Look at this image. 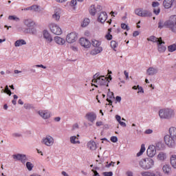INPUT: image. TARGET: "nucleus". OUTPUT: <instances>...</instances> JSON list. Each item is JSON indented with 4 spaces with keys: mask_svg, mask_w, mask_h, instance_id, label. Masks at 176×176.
I'll return each mask as SVG.
<instances>
[{
    "mask_svg": "<svg viewBox=\"0 0 176 176\" xmlns=\"http://www.w3.org/2000/svg\"><path fill=\"white\" fill-rule=\"evenodd\" d=\"M168 28L170 31L176 34V15H172L164 23L160 20L158 23V28Z\"/></svg>",
    "mask_w": 176,
    "mask_h": 176,
    "instance_id": "1",
    "label": "nucleus"
},
{
    "mask_svg": "<svg viewBox=\"0 0 176 176\" xmlns=\"http://www.w3.org/2000/svg\"><path fill=\"white\" fill-rule=\"evenodd\" d=\"M164 141L168 148H175L176 145V128L171 126L169 129V135L164 137Z\"/></svg>",
    "mask_w": 176,
    "mask_h": 176,
    "instance_id": "2",
    "label": "nucleus"
},
{
    "mask_svg": "<svg viewBox=\"0 0 176 176\" xmlns=\"http://www.w3.org/2000/svg\"><path fill=\"white\" fill-rule=\"evenodd\" d=\"M159 116L160 119H166L169 120L175 115L174 110L173 109L166 108V109H162L159 111Z\"/></svg>",
    "mask_w": 176,
    "mask_h": 176,
    "instance_id": "3",
    "label": "nucleus"
},
{
    "mask_svg": "<svg viewBox=\"0 0 176 176\" xmlns=\"http://www.w3.org/2000/svg\"><path fill=\"white\" fill-rule=\"evenodd\" d=\"M139 166L143 170H151L155 166V161L152 158H144L139 162Z\"/></svg>",
    "mask_w": 176,
    "mask_h": 176,
    "instance_id": "4",
    "label": "nucleus"
},
{
    "mask_svg": "<svg viewBox=\"0 0 176 176\" xmlns=\"http://www.w3.org/2000/svg\"><path fill=\"white\" fill-rule=\"evenodd\" d=\"M93 80L92 82H94V83H98V85H100V86H107L108 87V86H109L108 85V79L107 78V77L102 76H100V74H98V73L96 74L94 76H93Z\"/></svg>",
    "mask_w": 176,
    "mask_h": 176,
    "instance_id": "5",
    "label": "nucleus"
},
{
    "mask_svg": "<svg viewBox=\"0 0 176 176\" xmlns=\"http://www.w3.org/2000/svg\"><path fill=\"white\" fill-rule=\"evenodd\" d=\"M49 27L51 32L54 34V35H61V34H63V30H61V28L58 27L57 24L51 23Z\"/></svg>",
    "mask_w": 176,
    "mask_h": 176,
    "instance_id": "6",
    "label": "nucleus"
},
{
    "mask_svg": "<svg viewBox=\"0 0 176 176\" xmlns=\"http://www.w3.org/2000/svg\"><path fill=\"white\" fill-rule=\"evenodd\" d=\"M41 144L46 145V146H52L54 144V139L50 135H47L45 138H43Z\"/></svg>",
    "mask_w": 176,
    "mask_h": 176,
    "instance_id": "7",
    "label": "nucleus"
},
{
    "mask_svg": "<svg viewBox=\"0 0 176 176\" xmlns=\"http://www.w3.org/2000/svg\"><path fill=\"white\" fill-rule=\"evenodd\" d=\"M78 40V35L75 32H71L66 36V42L67 43H74Z\"/></svg>",
    "mask_w": 176,
    "mask_h": 176,
    "instance_id": "8",
    "label": "nucleus"
},
{
    "mask_svg": "<svg viewBox=\"0 0 176 176\" xmlns=\"http://www.w3.org/2000/svg\"><path fill=\"white\" fill-rule=\"evenodd\" d=\"M13 159H14V160H19L20 162H21V163H23V164H25V162H27V156L24 154H16V155H12Z\"/></svg>",
    "mask_w": 176,
    "mask_h": 176,
    "instance_id": "9",
    "label": "nucleus"
},
{
    "mask_svg": "<svg viewBox=\"0 0 176 176\" xmlns=\"http://www.w3.org/2000/svg\"><path fill=\"white\" fill-rule=\"evenodd\" d=\"M38 113L42 119H44L46 120V119H50V112L47 110H40L38 111Z\"/></svg>",
    "mask_w": 176,
    "mask_h": 176,
    "instance_id": "10",
    "label": "nucleus"
},
{
    "mask_svg": "<svg viewBox=\"0 0 176 176\" xmlns=\"http://www.w3.org/2000/svg\"><path fill=\"white\" fill-rule=\"evenodd\" d=\"M85 119L91 122V123H94V120L97 119V115L94 112H89L85 115Z\"/></svg>",
    "mask_w": 176,
    "mask_h": 176,
    "instance_id": "11",
    "label": "nucleus"
},
{
    "mask_svg": "<svg viewBox=\"0 0 176 176\" xmlns=\"http://www.w3.org/2000/svg\"><path fill=\"white\" fill-rule=\"evenodd\" d=\"M157 43V49H158V52L160 53H164V52H166V50L167 49L166 47V46H164V41H163V40L162 39V38L160 37V41H158Z\"/></svg>",
    "mask_w": 176,
    "mask_h": 176,
    "instance_id": "12",
    "label": "nucleus"
},
{
    "mask_svg": "<svg viewBox=\"0 0 176 176\" xmlns=\"http://www.w3.org/2000/svg\"><path fill=\"white\" fill-rule=\"evenodd\" d=\"M79 42L83 47H85V49H89V47L91 46V43L85 38H80Z\"/></svg>",
    "mask_w": 176,
    "mask_h": 176,
    "instance_id": "13",
    "label": "nucleus"
},
{
    "mask_svg": "<svg viewBox=\"0 0 176 176\" xmlns=\"http://www.w3.org/2000/svg\"><path fill=\"white\" fill-rule=\"evenodd\" d=\"M146 153L148 157H153L156 155V147L155 146H148Z\"/></svg>",
    "mask_w": 176,
    "mask_h": 176,
    "instance_id": "14",
    "label": "nucleus"
},
{
    "mask_svg": "<svg viewBox=\"0 0 176 176\" xmlns=\"http://www.w3.org/2000/svg\"><path fill=\"white\" fill-rule=\"evenodd\" d=\"M43 35L44 39L46 40V42L47 43H52V42H53V38L52 37V35H50L47 30H44L43 32Z\"/></svg>",
    "mask_w": 176,
    "mask_h": 176,
    "instance_id": "15",
    "label": "nucleus"
},
{
    "mask_svg": "<svg viewBox=\"0 0 176 176\" xmlns=\"http://www.w3.org/2000/svg\"><path fill=\"white\" fill-rule=\"evenodd\" d=\"M159 72V69L157 67H151L146 70V74L148 76H153Z\"/></svg>",
    "mask_w": 176,
    "mask_h": 176,
    "instance_id": "16",
    "label": "nucleus"
},
{
    "mask_svg": "<svg viewBox=\"0 0 176 176\" xmlns=\"http://www.w3.org/2000/svg\"><path fill=\"white\" fill-rule=\"evenodd\" d=\"M23 23L28 28H31L35 25V21L31 19H25L23 20Z\"/></svg>",
    "mask_w": 176,
    "mask_h": 176,
    "instance_id": "17",
    "label": "nucleus"
},
{
    "mask_svg": "<svg viewBox=\"0 0 176 176\" xmlns=\"http://www.w3.org/2000/svg\"><path fill=\"white\" fill-rule=\"evenodd\" d=\"M108 19V14H107L106 12H102L98 16V21L102 23H105L107 19Z\"/></svg>",
    "mask_w": 176,
    "mask_h": 176,
    "instance_id": "18",
    "label": "nucleus"
},
{
    "mask_svg": "<svg viewBox=\"0 0 176 176\" xmlns=\"http://www.w3.org/2000/svg\"><path fill=\"white\" fill-rule=\"evenodd\" d=\"M175 0H164L163 6L165 9H170Z\"/></svg>",
    "mask_w": 176,
    "mask_h": 176,
    "instance_id": "19",
    "label": "nucleus"
},
{
    "mask_svg": "<svg viewBox=\"0 0 176 176\" xmlns=\"http://www.w3.org/2000/svg\"><path fill=\"white\" fill-rule=\"evenodd\" d=\"M61 15V9L56 8L54 11V14L52 15V18L54 20H56V21H58L60 20V17Z\"/></svg>",
    "mask_w": 176,
    "mask_h": 176,
    "instance_id": "20",
    "label": "nucleus"
},
{
    "mask_svg": "<svg viewBox=\"0 0 176 176\" xmlns=\"http://www.w3.org/2000/svg\"><path fill=\"white\" fill-rule=\"evenodd\" d=\"M87 146L90 151H96V149H97V144L94 141H89L87 144Z\"/></svg>",
    "mask_w": 176,
    "mask_h": 176,
    "instance_id": "21",
    "label": "nucleus"
},
{
    "mask_svg": "<svg viewBox=\"0 0 176 176\" xmlns=\"http://www.w3.org/2000/svg\"><path fill=\"white\" fill-rule=\"evenodd\" d=\"M54 42H56V43H57V45H60L61 46H63V45H65V39L57 36L54 37Z\"/></svg>",
    "mask_w": 176,
    "mask_h": 176,
    "instance_id": "22",
    "label": "nucleus"
},
{
    "mask_svg": "<svg viewBox=\"0 0 176 176\" xmlns=\"http://www.w3.org/2000/svg\"><path fill=\"white\" fill-rule=\"evenodd\" d=\"M115 96H113V92L109 91L107 93V101L109 102V105H112V100H114Z\"/></svg>",
    "mask_w": 176,
    "mask_h": 176,
    "instance_id": "23",
    "label": "nucleus"
},
{
    "mask_svg": "<svg viewBox=\"0 0 176 176\" xmlns=\"http://www.w3.org/2000/svg\"><path fill=\"white\" fill-rule=\"evenodd\" d=\"M157 160H160V162H164V160L167 159V155L163 152H161L157 155Z\"/></svg>",
    "mask_w": 176,
    "mask_h": 176,
    "instance_id": "24",
    "label": "nucleus"
},
{
    "mask_svg": "<svg viewBox=\"0 0 176 176\" xmlns=\"http://www.w3.org/2000/svg\"><path fill=\"white\" fill-rule=\"evenodd\" d=\"M100 52H102V47H95V49L91 50V54L92 56H96V54H100Z\"/></svg>",
    "mask_w": 176,
    "mask_h": 176,
    "instance_id": "25",
    "label": "nucleus"
},
{
    "mask_svg": "<svg viewBox=\"0 0 176 176\" xmlns=\"http://www.w3.org/2000/svg\"><path fill=\"white\" fill-rule=\"evenodd\" d=\"M23 45H27V42H25L24 39L17 40L14 43L15 47H20V46H23Z\"/></svg>",
    "mask_w": 176,
    "mask_h": 176,
    "instance_id": "26",
    "label": "nucleus"
},
{
    "mask_svg": "<svg viewBox=\"0 0 176 176\" xmlns=\"http://www.w3.org/2000/svg\"><path fill=\"white\" fill-rule=\"evenodd\" d=\"M170 162L172 167L176 168V155H173L170 156Z\"/></svg>",
    "mask_w": 176,
    "mask_h": 176,
    "instance_id": "27",
    "label": "nucleus"
},
{
    "mask_svg": "<svg viewBox=\"0 0 176 176\" xmlns=\"http://www.w3.org/2000/svg\"><path fill=\"white\" fill-rule=\"evenodd\" d=\"M79 135H77V136H71L70 137V142L71 144H80V141L78 140L79 138Z\"/></svg>",
    "mask_w": 176,
    "mask_h": 176,
    "instance_id": "28",
    "label": "nucleus"
},
{
    "mask_svg": "<svg viewBox=\"0 0 176 176\" xmlns=\"http://www.w3.org/2000/svg\"><path fill=\"white\" fill-rule=\"evenodd\" d=\"M147 41H148L150 42H154L155 43H158L159 41H160V38H157L155 36H151L147 38Z\"/></svg>",
    "mask_w": 176,
    "mask_h": 176,
    "instance_id": "29",
    "label": "nucleus"
},
{
    "mask_svg": "<svg viewBox=\"0 0 176 176\" xmlns=\"http://www.w3.org/2000/svg\"><path fill=\"white\" fill-rule=\"evenodd\" d=\"M142 17H152V12L148 10H142Z\"/></svg>",
    "mask_w": 176,
    "mask_h": 176,
    "instance_id": "30",
    "label": "nucleus"
},
{
    "mask_svg": "<svg viewBox=\"0 0 176 176\" xmlns=\"http://www.w3.org/2000/svg\"><path fill=\"white\" fill-rule=\"evenodd\" d=\"M89 13L91 16H96V13H97V10L96 9L95 5H91L89 8Z\"/></svg>",
    "mask_w": 176,
    "mask_h": 176,
    "instance_id": "31",
    "label": "nucleus"
},
{
    "mask_svg": "<svg viewBox=\"0 0 176 176\" xmlns=\"http://www.w3.org/2000/svg\"><path fill=\"white\" fill-rule=\"evenodd\" d=\"M162 170L165 174H170L171 173V168L168 165H164Z\"/></svg>",
    "mask_w": 176,
    "mask_h": 176,
    "instance_id": "32",
    "label": "nucleus"
},
{
    "mask_svg": "<svg viewBox=\"0 0 176 176\" xmlns=\"http://www.w3.org/2000/svg\"><path fill=\"white\" fill-rule=\"evenodd\" d=\"M8 20H11L12 21H16V23H19L20 21V18L17 17L16 15H10L8 16Z\"/></svg>",
    "mask_w": 176,
    "mask_h": 176,
    "instance_id": "33",
    "label": "nucleus"
},
{
    "mask_svg": "<svg viewBox=\"0 0 176 176\" xmlns=\"http://www.w3.org/2000/svg\"><path fill=\"white\" fill-rule=\"evenodd\" d=\"M168 50L170 53H173V52H175V50H176V43L168 46Z\"/></svg>",
    "mask_w": 176,
    "mask_h": 176,
    "instance_id": "34",
    "label": "nucleus"
},
{
    "mask_svg": "<svg viewBox=\"0 0 176 176\" xmlns=\"http://www.w3.org/2000/svg\"><path fill=\"white\" fill-rule=\"evenodd\" d=\"M1 93H6V94H8V96H12V91L9 89V87L8 85H6L5 89L1 91Z\"/></svg>",
    "mask_w": 176,
    "mask_h": 176,
    "instance_id": "35",
    "label": "nucleus"
},
{
    "mask_svg": "<svg viewBox=\"0 0 176 176\" xmlns=\"http://www.w3.org/2000/svg\"><path fill=\"white\" fill-rule=\"evenodd\" d=\"M91 45L94 46V47H100V45H101V43L100 41L94 39L91 41Z\"/></svg>",
    "mask_w": 176,
    "mask_h": 176,
    "instance_id": "36",
    "label": "nucleus"
},
{
    "mask_svg": "<svg viewBox=\"0 0 176 176\" xmlns=\"http://www.w3.org/2000/svg\"><path fill=\"white\" fill-rule=\"evenodd\" d=\"M144 152H145V144H142L140 152L137 153L138 157L141 156Z\"/></svg>",
    "mask_w": 176,
    "mask_h": 176,
    "instance_id": "37",
    "label": "nucleus"
},
{
    "mask_svg": "<svg viewBox=\"0 0 176 176\" xmlns=\"http://www.w3.org/2000/svg\"><path fill=\"white\" fill-rule=\"evenodd\" d=\"M111 47L113 49L114 52H116V47H118V43L116 41H111Z\"/></svg>",
    "mask_w": 176,
    "mask_h": 176,
    "instance_id": "38",
    "label": "nucleus"
},
{
    "mask_svg": "<svg viewBox=\"0 0 176 176\" xmlns=\"http://www.w3.org/2000/svg\"><path fill=\"white\" fill-rule=\"evenodd\" d=\"M26 167L28 171H32V168H34V164L30 162H26Z\"/></svg>",
    "mask_w": 176,
    "mask_h": 176,
    "instance_id": "39",
    "label": "nucleus"
},
{
    "mask_svg": "<svg viewBox=\"0 0 176 176\" xmlns=\"http://www.w3.org/2000/svg\"><path fill=\"white\" fill-rule=\"evenodd\" d=\"M135 13L137 14V16H140V17H142V9L138 8L135 10Z\"/></svg>",
    "mask_w": 176,
    "mask_h": 176,
    "instance_id": "40",
    "label": "nucleus"
},
{
    "mask_svg": "<svg viewBox=\"0 0 176 176\" xmlns=\"http://www.w3.org/2000/svg\"><path fill=\"white\" fill-rule=\"evenodd\" d=\"M30 10H34V12H39V7L38 5H33L30 6Z\"/></svg>",
    "mask_w": 176,
    "mask_h": 176,
    "instance_id": "41",
    "label": "nucleus"
},
{
    "mask_svg": "<svg viewBox=\"0 0 176 176\" xmlns=\"http://www.w3.org/2000/svg\"><path fill=\"white\" fill-rule=\"evenodd\" d=\"M23 107L25 108V109H32V108H34V106L30 103H25Z\"/></svg>",
    "mask_w": 176,
    "mask_h": 176,
    "instance_id": "42",
    "label": "nucleus"
},
{
    "mask_svg": "<svg viewBox=\"0 0 176 176\" xmlns=\"http://www.w3.org/2000/svg\"><path fill=\"white\" fill-rule=\"evenodd\" d=\"M12 137H14L15 138H20L23 137V134H21V133H12Z\"/></svg>",
    "mask_w": 176,
    "mask_h": 176,
    "instance_id": "43",
    "label": "nucleus"
},
{
    "mask_svg": "<svg viewBox=\"0 0 176 176\" xmlns=\"http://www.w3.org/2000/svg\"><path fill=\"white\" fill-rule=\"evenodd\" d=\"M153 12L154 14L158 16V14L160 13V8H153Z\"/></svg>",
    "mask_w": 176,
    "mask_h": 176,
    "instance_id": "44",
    "label": "nucleus"
},
{
    "mask_svg": "<svg viewBox=\"0 0 176 176\" xmlns=\"http://www.w3.org/2000/svg\"><path fill=\"white\" fill-rule=\"evenodd\" d=\"M121 28H122V30H126V31L130 30V28H129V25H126L125 23L121 24Z\"/></svg>",
    "mask_w": 176,
    "mask_h": 176,
    "instance_id": "45",
    "label": "nucleus"
},
{
    "mask_svg": "<svg viewBox=\"0 0 176 176\" xmlns=\"http://www.w3.org/2000/svg\"><path fill=\"white\" fill-rule=\"evenodd\" d=\"M30 34L32 35H36V29L35 28H30Z\"/></svg>",
    "mask_w": 176,
    "mask_h": 176,
    "instance_id": "46",
    "label": "nucleus"
},
{
    "mask_svg": "<svg viewBox=\"0 0 176 176\" xmlns=\"http://www.w3.org/2000/svg\"><path fill=\"white\" fill-rule=\"evenodd\" d=\"M160 5V3H159V2L157 1H153L152 3V6L154 8H159V6Z\"/></svg>",
    "mask_w": 176,
    "mask_h": 176,
    "instance_id": "47",
    "label": "nucleus"
},
{
    "mask_svg": "<svg viewBox=\"0 0 176 176\" xmlns=\"http://www.w3.org/2000/svg\"><path fill=\"white\" fill-rule=\"evenodd\" d=\"M102 175L104 176H113V173H112L111 171H110V172H104L102 173Z\"/></svg>",
    "mask_w": 176,
    "mask_h": 176,
    "instance_id": "48",
    "label": "nucleus"
},
{
    "mask_svg": "<svg viewBox=\"0 0 176 176\" xmlns=\"http://www.w3.org/2000/svg\"><path fill=\"white\" fill-rule=\"evenodd\" d=\"M89 23H90V19H86L84 20L82 25H84V27H86V25H89Z\"/></svg>",
    "mask_w": 176,
    "mask_h": 176,
    "instance_id": "49",
    "label": "nucleus"
},
{
    "mask_svg": "<svg viewBox=\"0 0 176 176\" xmlns=\"http://www.w3.org/2000/svg\"><path fill=\"white\" fill-rule=\"evenodd\" d=\"M77 3H77L76 0H72L70 1V6H72V7L76 6Z\"/></svg>",
    "mask_w": 176,
    "mask_h": 176,
    "instance_id": "50",
    "label": "nucleus"
},
{
    "mask_svg": "<svg viewBox=\"0 0 176 176\" xmlns=\"http://www.w3.org/2000/svg\"><path fill=\"white\" fill-rule=\"evenodd\" d=\"M105 38L107 39V41H111L112 39V35L111 33L108 32V34L105 36Z\"/></svg>",
    "mask_w": 176,
    "mask_h": 176,
    "instance_id": "51",
    "label": "nucleus"
},
{
    "mask_svg": "<svg viewBox=\"0 0 176 176\" xmlns=\"http://www.w3.org/2000/svg\"><path fill=\"white\" fill-rule=\"evenodd\" d=\"M110 140L111 142H118V137L116 136H112Z\"/></svg>",
    "mask_w": 176,
    "mask_h": 176,
    "instance_id": "52",
    "label": "nucleus"
},
{
    "mask_svg": "<svg viewBox=\"0 0 176 176\" xmlns=\"http://www.w3.org/2000/svg\"><path fill=\"white\" fill-rule=\"evenodd\" d=\"M34 67H35L36 68H43V69H46V66L43 65H36Z\"/></svg>",
    "mask_w": 176,
    "mask_h": 176,
    "instance_id": "53",
    "label": "nucleus"
},
{
    "mask_svg": "<svg viewBox=\"0 0 176 176\" xmlns=\"http://www.w3.org/2000/svg\"><path fill=\"white\" fill-rule=\"evenodd\" d=\"M96 9V12H101V10H102V6L98 5Z\"/></svg>",
    "mask_w": 176,
    "mask_h": 176,
    "instance_id": "54",
    "label": "nucleus"
},
{
    "mask_svg": "<svg viewBox=\"0 0 176 176\" xmlns=\"http://www.w3.org/2000/svg\"><path fill=\"white\" fill-rule=\"evenodd\" d=\"M138 93H144V89L142 87H140V85H138Z\"/></svg>",
    "mask_w": 176,
    "mask_h": 176,
    "instance_id": "55",
    "label": "nucleus"
},
{
    "mask_svg": "<svg viewBox=\"0 0 176 176\" xmlns=\"http://www.w3.org/2000/svg\"><path fill=\"white\" fill-rule=\"evenodd\" d=\"M157 148H159V149H162L163 146V144L162 142H158L156 144Z\"/></svg>",
    "mask_w": 176,
    "mask_h": 176,
    "instance_id": "56",
    "label": "nucleus"
},
{
    "mask_svg": "<svg viewBox=\"0 0 176 176\" xmlns=\"http://www.w3.org/2000/svg\"><path fill=\"white\" fill-rule=\"evenodd\" d=\"M116 119L117 122H118V123H119L122 120V117H120V116H119V115H116Z\"/></svg>",
    "mask_w": 176,
    "mask_h": 176,
    "instance_id": "57",
    "label": "nucleus"
},
{
    "mask_svg": "<svg viewBox=\"0 0 176 176\" xmlns=\"http://www.w3.org/2000/svg\"><path fill=\"white\" fill-rule=\"evenodd\" d=\"M153 133V131L152 129H146L145 131V134H152Z\"/></svg>",
    "mask_w": 176,
    "mask_h": 176,
    "instance_id": "58",
    "label": "nucleus"
},
{
    "mask_svg": "<svg viewBox=\"0 0 176 176\" xmlns=\"http://www.w3.org/2000/svg\"><path fill=\"white\" fill-rule=\"evenodd\" d=\"M91 171H93V173H94L93 176H100V174L98 173V172H97V170H95L94 169H92Z\"/></svg>",
    "mask_w": 176,
    "mask_h": 176,
    "instance_id": "59",
    "label": "nucleus"
},
{
    "mask_svg": "<svg viewBox=\"0 0 176 176\" xmlns=\"http://www.w3.org/2000/svg\"><path fill=\"white\" fill-rule=\"evenodd\" d=\"M76 129H79V125L78 123H76L73 125L72 130H76Z\"/></svg>",
    "mask_w": 176,
    "mask_h": 176,
    "instance_id": "60",
    "label": "nucleus"
},
{
    "mask_svg": "<svg viewBox=\"0 0 176 176\" xmlns=\"http://www.w3.org/2000/svg\"><path fill=\"white\" fill-rule=\"evenodd\" d=\"M104 124V122H102V121H100V122H96V126L98 127H100V126H102Z\"/></svg>",
    "mask_w": 176,
    "mask_h": 176,
    "instance_id": "61",
    "label": "nucleus"
},
{
    "mask_svg": "<svg viewBox=\"0 0 176 176\" xmlns=\"http://www.w3.org/2000/svg\"><path fill=\"white\" fill-rule=\"evenodd\" d=\"M119 124H120V126H122V127H126V126H127V125L125 124L124 122L120 121V122H119Z\"/></svg>",
    "mask_w": 176,
    "mask_h": 176,
    "instance_id": "62",
    "label": "nucleus"
},
{
    "mask_svg": "<svg viewBox=\"0 0 176 176\" xmlns=\"http://www.w3.org/2000/svg\"><path fill=\"white\" fill-rule=\"evenodd\" d=\"M24 32L25 34H30V28H27L26 29H25Z\"/></svg>",
    "mask_w": 176,
    "mask_h": 176,
    "instance_id": "63",
    "label": "nucleus"
},
{
    "mask_svg": "<svg viewBox=\"0 0 176 176\" xmlns=\"http://www.w3.org/2000/svg\"><path fill=\"white\" fill-rule=\"evenodd\" d=\"M126 175L127 176H133V172H131V171L126 172Z\"/></svg>",
    "mask_w": 176,
    "mask_h": 176,
    "instance_id": "64",
    "label": "nucleus"
}]
</instances>
